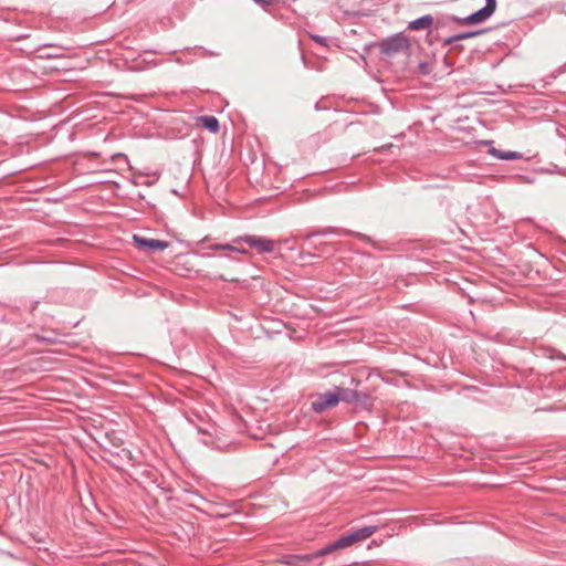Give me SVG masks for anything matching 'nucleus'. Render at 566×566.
Returning a JSON list of instances; mask_svg holds the SVG:
<instances>
[{
  "instance_id": "9b49d317",
  "label": "nucleus",
  "mask_w": 566,
  "mask_h": 566,
  "mask_svg": "<svg viewBox=\"0 0 566 566\" xmlns=\"http://www.w3.org/2000/svg\"><path fill=\"white\" fill-rule=\"evenodd\" d=\"M433 23V18L430 14L422 15L416 20H412L408 24V29L411 31L428 29Z\"/></svg>"
},
{
  "instance_id": "f8f14e48",
  "label": "nucleus",
  "mask_w": 566,
  "mask_h": 566,
  "mask_svg": "<svg viewBox=\"0 0 566 566\" xmlns=\"http://www.w3.org/2000/svg\"><path fill=\"white\" fill-rule=\"evenodd\" d=\"M489 154L501 160H516L523 157L518 151H503L494 147L489 149Z\"/></svg>"
},
{
  "instance_id": "4468645a",
  "label": "nucleus",
  "mask_w": 566,
  "mask_h": 566,
  "mask_svg": "<svg viewBox=\"0 0 566 566\" xmlns=\"http://www.w3.org/2000/svg\"><path fill=\"white\" fill-rule=\"evenodd\" d=\"M484 32V30H480V31H465V32H461V33H457V34H453L451 36H449L448 39H446V44H451L453 42H457V41H460V40H465V39H470V38H474L479 34H482Z\"/></svg>"
},
{
  "instance_id": "aec40b11",
  "label": "nucleus",
  "mask_w": 566,
  "mask_h": 566,
  "mask_svg": "<svg viewBox=\"0 0 566 566\" xmlns=\"http://www.w3.org/2000/svg\"><path fill=\"white\" fill-rule=\"evenodd\" d=\"M254 2L265 7L272 2V0H253Z\"/></svg>"
},
{
  "instance_id": "39448f33",
  "label": "nucleus",
  "mask_w": 566,
  "mask_h": 566,
  "mask_svg": "<svg viewBox=\"0 0 566 566\" xmlns=\"http://www.w3.org/2000/svg\"><path fill=\"white\" fill-rule=\"evenodd\" d=\"M247 243L250 248L258 250L261 253H271L274 250V242L270 239L247 234L239 239Z\"/></svg>"
},
{
  "instance_id": "7ed1b4c3",
  "label": "nucleus",
  "mask_w": 566,
  "mask_h": 566,
  "mask_svg": "<svg viewBox=\"0 0 566 566\" xmlns=\"http://www.w3.org/2000/svg\"><path fill=\"white\" fill-rule=\"evenodd\" d=\"M496 4V0H485V6L483 8L476 10L468 17L458 18L455 15H450L448 19L459 24H479L488 20L495 12Z\"/></svg>"
},
{
  "instance_id": "f03ea898",
  "label": "nucleus",
  "mask_w": 566,
  "mask_h": 566,
  "mask_svg": "<svg viewBox=\"0 0 566 566\" xmlns=\"http://www.w3.org/2000/svg\"><path fill=\"white\" fill-rule=\"evenodd\" d=\"M374 45L379 46L380 54L385 57H392L409 50V39L401 32L388 36Z\"/></svg>"
},
{
  "instance_id": "20e7f679",
  "label": "nucleus",
  "mask_w": 566,
  "mask_h": 566,
  "mask_svg": "<svg viewBox=\"0 0 566 566\" xmlns=\"http://www.w3.org/2000/svg\"><path fill=\"white\" fill-rule=\"evenodd\" d=\"M337 392L336 389H334L333 391L318 394L316 398L312 401L311 407L314 412L322 413L326 409L337 406Z\"/></svg>"
},
{
  "instance_id": "6e6552de",
  "label": "nucleus",
  "mask_w": 566,
  "mask_h": 566,
  "mask_svg": "<svg viewBox=\"0 0 566 566\" xmlns=\"http://www.w3.org/2000/svg\"><path fill=\"white\" fill-rule=\"evenodd\" d=\"M347 547H350V545L348 543V538H347L346 535H342L340 537H338L334 542L328 543L324 547L317 549L316 551V555H321L323 557V556L333 554V553H335L337 551L345 549Z\"/></svg>"
},
{
  "instance_id": "423d86ee",
  "label": "nucleus",
  "mask_w": 566,
  "mask_h": 566,
  "mask_svg": "<svg viewBox=\"0 0 566 566\" xmlns=\"http://www.w3.org/2000/svg\"><path fill=\"white\" fill-rule=\"evenodd\" d=\"M133 240L138 249H147L150 251L165 250L169 245L166 241L147 239L137 234L134 235Z\"/></svg>"
},
{
  "instance_id": "ddd939ff",
  "label": "nucleus",
  "mask_w": 566,
  "mask_h": 566,
  "mask_svg": "<svg viewBox=\"0 0 566 566\" xmlns=\"http://www.w3.org/2000/svg\"><path fill=\"white\" fill-rule=\"evenodd\" d=\"M198 122L201 124L202 127H205L211 133H217L220 128L219 120L216 116H200L198 118Z\"/></svg>"
},
{
  "instance_id": "412c9836",
  "label": "nucleus",
  "mask_w": 566,
  "mask_h": 566,
  "mask_svg": "<svg viewBox=\"0 0 566 566\" xmlns=\"http://www.w3.org/2000/svg\"><path fill=\"white\" fill-rule=\"evenodd\" d=\"M483 144H484V145H491V144H492V142H491V140H484V142H483Z\"/></svg>"
},
{
  "instance_id": "9d476101",
  "label": "nucleus",
  "mask_w": 566,
  "mask_h": 566,
  "mask_svg": "<svg viewBox=\"0 0 566 566\" xmlns=\"http://www.w3.org/2000/svg\"><path fill=\"white\" fill-rule=\"evenodd\" d=\"M322 557L321 555H316V551L311 554H302V555H289L284 557L283 563L289 566H304L305 564L313 562L316 558Z\"/></svg>"
},
{
  "instance_id": "0eeeda50",
  "label": "nucleus",
  "mask_w": 566,
  "mask_h": 566,
  "mask_svg": "<svg viewBox=\"0 0 566 566\" xmlns=\"http://www.w3.org/2000/svg\"><path fill=\"white\" fill-rule=\"evenodd\" d=\"M376 531H377V526L369 525V526H364V527L354 530L350 533L345 534V535L347 536L348 543L352 546L356 543H360V542L369 538L371 535H374L376 533Z\"/></svg>"
},
{
  "instance_id": "1a4fd4ad",
  "label": "nucleus",
  "mask_w": 566,
  "mask_h": 566,
  "mask_svg": "<svg viewBox=\"0 0 566 566\" xmlns=\"http://www.w3.org/2000/svg\"><path fill=\"white\" fill-rule=\"evenodd\" d=\"M335 389L337 392L338 402L344 401L347 403H356L363 401L365 398L364 395L350 388L335 387Z\"/></svg>"
},
{
  "instance_id": "dca6fc26",
  "label": "nucleus",
  "mask_w": 566,
  "mask_h": 566,
  "mask_svg": "<svg viewBox=\"0 0 566 566\" xmlns=\"http://www.w3.org/2000/svg\"><path fill=\"white\" fill-rule=\"evenodd\" d=\"M311 39L319 45L327 46L328 40L325 36L318 34H310Z\"/></svg>"
},
{
  "instance_id": "4be33fe9",
  "label": "nucleus",
  "mask_w": 566,
  "mask_h": 566,
  "mask_svg": "<svg viewBox=\"0 0 566 566\" xmlns=\"http://www.w3.org/2000/svg\"><path fill=\"white\" fill-rule=\"evenodd\" d=\"M198 430H199V432H201V433H205V434H206V433H208V431H207V430H203V429H198Z\"/></svg>"
},
{
  "instance_id": "2eb2a0df",
  "label": "nucleus",
  "mask_w": 566,
  "mask_h": 566,
  "mask_svg": "<svg viewBox=\"0 0 566 566\" xmlns=\"http://www.w3.org/2000/svg\"><path fill=\"white\" fill-rule=\"evenodd\" d=\"M543 355L551 358V359H562L566 360V355L562 354L560 352L556 350L555 348H544Z\"/></svg>"
},
{
  "instance_id": "6ab92c4d",
  "label": "nucleus",
  "mask_w": 566,
  "mask_h": 566,
  "mask_svg": "<svg viewBox=\"0 0 566 566\" xmlns=\"http://www.w3.org/2000/svg\"><path fill=\"white\" fill-rule=\"evenodd\" d=\"M38 305H39V301L32 302L29 307L30 313H33L36 310Z\"/></svg>"
},
{
  "instance_id": "a211bd4d",
  "label": "nucleus",
  "mask_w": 566,
  "mask_h": 566,
  "mask_svg": "<svg viewBox=\"0 0 566 566\" xmlns=\"http://www.w3.org/2000/svg\"><path fill=\"white\" fill-rule=\"evenodd\" d=\"M419 69H420L422 74H428L429 73L428 64L424 63V62L420 63Z\"/></svg>"
},
{
  "instance_id": "f3484780",
  "label": "nucleus",
  "mask_w": 566,
  "mask_h": 566,
  "mask_svg": "<svg viewBox=\"0 0 566 566\" xmlns=\"http://www.w3.org/2000/svg\"><path fill=\"white\" fill-rule=\"evenodd\" d=\"M214 249H228V250L237 251V252H240V253H245L247 252L244 249H241V248H238V247H233V245H230V244H216Z\"/></svg>"
},
{
  "instance_id": "f257e3e1",
  "label": "nucleus",
  "mask_w": 566,
  "mask_h": 566,
  "mask_svg": "<svg viewBox=\"0 0 566 566\" xmlns=\"http://www.w3.org/2000/svg\"><path fill=\"white\" fill-rule=\"evenodd\" d=\"M327 234H336V235H355L361 240L366 239L364 234L356 233L352 230L343 229V228H334L326 227L319 230L312 231L304 237V243L308 245V248L314 249L319 252V256L324 254H331L332 252L328 250L329 244L323 241H318L317 238Z\"/></svg>"
}]
</instances>
